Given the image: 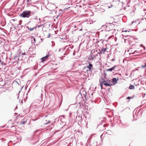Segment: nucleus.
Instances as JSON below:
<instances>
[{
    "label": "nucleus",
    "instance_id": "obj_1",
    "mask_svg": "<svg viewBox=\"0 0 146 146\" xmlns=\"http://www.w3.org/2000/svg\"><path fill=\"white\" fill-rule=\"evenodd\" d=\"M31 11H25L19 15V16L23 18H29L31 16Z\"/></svg>",
    "mask_w": 146,
    "mask_h": 146
},
{
    "label": "nucleus",
    "instance_id": "obj_2",
    "mask_svg": "<svg viewBox=\"0 0 146 146\" xmlns=\"http://www.w3.org/2000/svg\"><path fill=\"white\" fill-rule=\"evenodd\" d=\"M123 38L125 43H127V42H128L129 45H131V39H132V37L131 36H129L128 35L127 36H125Z\"/></svg>",
    "mask_w": 146,
    "mask_h": 146
},
{
    "label": "nucleus",
    "instance_id": "obj_3",
    "mask_svg": "<svg viewBox=\"0 0 146 146\" xmlns=\"http://www.w3.org/2000/svg\"><path fill=\"white\" fill-rule=\"evenodd\" d=\"M51 55L48 53V54L46 55L45 56L42 58L41 59V62H42L44 61L46 59H47L48 57L50 56Z\"/></svg>",
    "mask_w": 146,
    "mask_h": 146
},
{
    "label": "nucleus",
    "instance_id": "obj_4",
    "mask_svg": "<svg viewBox=\"0 0 146 146\" xmlns=\"http://www.w3.org/2000/svg\"><path fill=\"white\" fill-rule=\"evenodd\" d=\"M77 101L78 103L80 104V106L82 104V98H79L78 96L76 98Z\"/></svg>",
    "mask_w": 146,
    "mask_h": 146
},
{
    "label": "nucleus",
    "instance_id": "obj_5",
    "mask_svg": "<svg viewBox=\"0 0 146 146\" xmlns=\"http://www.w3.org/2000/svg\"><path fill=\"white\" fill-rule=\"evenodd\" d=\"M88 71L89 70L86 67L82 69V71L85 73L86 74H84L85 75H86V74L88 75Z\"/></svg>",
    "mask_w": 146,
    "mask_h": 146
},
{
    "label": "nucleus",
    "instance_id": "obj_6",
    "mask_svg": "<svg viewBox=\"0 0 146 146\" xmlns=\"http://www.w3.org/2000/svg\"><path fill=\"white\" fill-rule=\"evenodd\" d=\"M89 71H90V70L93 68V65H92L89 63V64L86 67Z\"/></svg>",
    "mask_w": 146,
    "mask_h": 146
},
{
    "label": "nucleus",
    "instance_id": "obj_7",
    "mask_svg": "<svg viewBox=\"0 0 146 146\" xmlns=\"http://www.w3.org/2000/svg\"><path fill=\"white\" fill-rule=\"evenodd\" d=\"M27 121V119L24 118V119L21 121V123L23 124H25Z\"/></svg>",
    "mask_w": 146,
    "mask_h": 146
},
{
    "label": "nucleus",
    "instance_id": "obj_8",
    "mask_svg": "<svg viewBox=\"0 0 146 146\" xmlns=\"http://www.w3.org/2000/svg\"><path fill=\"white\" fill-rule=\"evenodd\" d=\"M107 49V48H105L103 47L102 48L101 50L103 54H104V53L106 51Z\"/></svg>",
    "mask_w": 146,
    "mask_h": 146
},
{
    "label": "nucleus",
    "instance_id": "obj_9",
    "mask_svg": "<svg viewBox=\"0 0 146 146\" xmlns=\"http://www.w3.org/2000/svg\"><path fill=\"white\" fill-rule=\"evenodd\" d=\"M142 51L141 50L137 51V50H135V51L133 52H132V53H131L132 54H136V53H139V52H141Z\"/></svg>",
    "mask_w": 146,
    "mask_h": 146
},
{
    "label": "nucleus",
    "instance_id": "obj_10",
    "mask_svg": "<svg viewBox=\"0 0 146 146\" xmlns=\"http://www.w3.org/2000/svg\"><path fill=\"white\" fill-rule=\"evenodd\" d=\"M114 68V67H112L111 68L108 69L106 70L107 71H110L111 72L112 71H113V69Z\"/></svg>",
    "mask_w": 146,
    "mask_h": 146
},
{
    "label": "nucleus",
    "instance_id": "obj_11",
    "mask_svg": "<svg viewBox=\"0 0 146 146\" xmlns=\"http://www.w3.org/2000/svg\"><path fill=\"white\" fill-rule=\"evenodd\" d=\"M105 82H106V81L104 79H102L101 80H100V83H101V82H102V84H103Z\"/></svg>",
    "mask_w": 146,
    "mask_h": 146
},
{
    "label": "nucleus",
    "instance_id": "obj_12",
    "mask_svg": "<svg viewBox=\"0 0 146 146\" xmlns=\"http://www.w3.org/2000/svg\"><path fill=\"white\" fill-rule=\"evenodd\" d=\"M103 85H105L106 86H110L111 85H112V84H109L108 83H106V82H105L103 84Z\"/></svg>",
    "mask_w": 146,
    "mask_h": 146
},
{
    "label": "nucleus",
    "instance_id": "obj_13",
    "mask_svg": "<svg viewBox=\"0 0 146 146\" xmlns=\"http://www.w3.org/2000/svg\"><path fill=\"white\" fill-rule=\"evenodd\" d=\"M78 117L80 118V119H79L78 121V124H80V123H81V122L82 121V120H81L82 118H81V117L80 116H78Z\"/></svg>",
    "mask_w": 146,
    "mask_h": 146
},
{
    "label": "nucleus",
    "instance_id": "obj_14",
    "mask_svg": "<svg viewBox=\"0 0 146 146\" xmlns=\"http://www.w3.org/2000/svg\"><path fill=\"white\" fill-rule=\"evenodd\" d=\"M32 39H31V41L32 42H33L34 43L35 42V39L33 37V36H32Z\"/></svg>",
    "mask_w": 146,
    "mask_h": 146
},
{
    "label": "nucleus",
    "instance_id": "obj_15",
    "mask_svg": "<svg viewBox=\"0 0 146 146\" xmlns=\"http://www.w3.org/2000/svg\"><path fill=\"white\" fill-rule=\"evenodd\" d=\"M118 80H117L116 78H113L112 79V81L115 83H117V81Z\"/></svg>",
    "mask_w": 146,
    "mask_h": 146
},
{
    "label": "nucleus",
    "instance_id": "obj_16",
    "mask_svg": "<svg viewBox=\"0 0 146 146\" xmlns=\"http://www.w3.org/2000/svg\"><path fill=\"white\" fill-rule=\"evenodd\" d=\"M134 86L133 85H131L129 87V88L130 89H133L134 88Z\"/></svg>",
    "mask_w": 146,
    "mask_h": 146
},
{
    "label": "nucleus",
    "instance_id": "obj_17",
    "mask_svg": "<svg viewBox=\"0 0 146 146\" xmlns=\"http://www.w3.org/2000/svg\"><path fill=\"white\" fill-rule=\"evenodd\" d=\"M28 29L30 31H32L33 30L35 29L36 28V27H33V28H31V27H30L29 28V27H28Z\"/></svg>",
    "mask_w": 146,
    "mask_h": 146
},
{
    "label": "nucleus",
    "instance_id": "obj_18",
    "mask_svg": "<svg viewBox=\"0 0 146 146\" xmlns=\"http://www.w3.org/2000/svg\"><path fill=\"white\" fill-rule=\"evenodd\" d=\"M96 55H94L93 53L91 55V57H92V59L93 60L94 59V58H95Z\"/></svg>",
    "mask_w": 146,
    "mask_h": 146
},
{
    "label": "nucleus",
    "instance_id": "obj_19",
    "mask_svg": "<svg viewBox=\"0 0 146 146\" xmlns=\"http://www.w3.org/2000/svg\"><path fill=\"white\" fill-rule=\"evenodd\" d=\"M100 83L101 88V89H103V86H102L103 85V84H102V82H101V83Z\"/></svg>",
    "mask_w": 146,
    "mask_h": 146
},
{
    "label": "nucleus",
    "instance_id": "obj_20",
    "mask_svg": "<svg viewBox=\"0 0 146 146\" xmlns=\"http://www.w3.org/2000/svg\"><path fill=\"white\" fill-rule=\"evenodd\" d=\"M132 46L133 47V48H136V45L135 44H133L132 45Z\"/></svg>",
    "mask_w": 146,
    "mask_h": 146
},
{
    "label": "nucleus",
    "instance_id": "obj_21",
    "mask_svg": "<svg viewBox=\"0 0 146 146\" xmlns=\"http://www.w3.org/2000/svg\"><path fill=\"white\" fill-rule=\"evenodd\" d=\"M117 66H113V67H114V68L113 69V71H116V70L115 69L116 67Z\"/></svg>",
    "mask_w": 146,
    "mask_h": 146
},
{
    "label": "nucleus",
    "instance_id": "obj_22",
    "mask_svg": "<svg viewBox=\"0 0 146 146\" xmlns=\"http://www.w3.org/2000/svg\"><path fill=\"white\" fill-rule=\"evenodd\" d=\"M50 122H51L50 121H48L47 123H45V125H47V124L49 123H50Z\"/></svg>",
    "mask_w": 146,
    "mask_h": 146
},
{
    "label": "nucleus",
    "instance_id": "obj_23",
    "mask_svg": "<svg viewBox=\"0 0 146 146\" xmlns=\"http://www.w3.org/2000/svg\"><path fill=\"white\" fill-rule=\"evenodd\" d=\"M140 46L141 47H142L143 48L144 50H145V47L143 46V45L141 44L140 45Z\"/></svg>",
    "mask_w": 146,
    "mask_h": 146
},
{
    "label": "nucleus",
    "instance_id": "obj_24",
    "mask_svg": "<svg viewBox=\"0 0 146 146\" xmlns=\"http://www.w3.org/2000/svg\"><path fill=\"white\" fill-rule=\"evenodd\" d=\"M102 53H103L102 52V51L101 50L100 52H98V54H102Z\"/></svg>",
    "mask_w": 146,
    "mask_h": 146
},
{
    "label": "nucleus",
    "instance_id": "obj_25",
    "mask_svg": "<svg viewBox=\"0 0 146 146\" xmlns=\"http://www.w3.org/2000/svg\"><path fill=\"white\" fill-rule=\"evenodd\" d=\"M32 0H27V2H30Z\"/></svg>",
    "mask_w": 146,
    "mask_h": 146
},
{
    "label": "nucleus",
    "instance_id": "obj_26",
    "mask_svg": "<svg viewBox=\"0 0 146 146\" xmlns=\"http://www.w3.org/2000/svg\"><path fill=\"white\" fill-rule=\"evenodd\" d=\"M134 22L136 23V21H132V22H131V25L133 24V23H134Z\"/></svg>",
    "mask_w": 146,
    "mask_h": 146
},
{
    "label": "nucleus",
    "instance_id": "obj_27",
    "mask_svg": "<svg viewBox=\"0 0 146 146\" xmlns=\"http://www.w3.org/2000/svg\"><path fill=\"white\" fill-rule=\"evenodd\" d=\"M131 98L130 97H127L126 98V99H129L130 98Z\"/></svg>",
    "mask_w": 146,
    "mask_h": 146
},
{
    "label": "nucleus",
    "instance_id": "obj_28",
    "mask_svg": "<svg viewBox=\"0 0 146 146\" xmlns=\"http://www.w3.org/2000/svg\"><path fill=\"white\" fill-rule=\"evenodd\" d=\"M26 53H25V52H24L21 55H26Z\"/></svg>",
    "mask_w": 146,
    "mask_h": 146
},
{
    "label": "nucleus",
    "instance_id": "obj_29",
    "mask_svg": "<svg viewBox=\"0 0 146 146\" xmlns=\"http://www.w3.org/2000/svg\"><path fill=\"white\" fill-rule=\"evenodd\" d=\"M60 15V14L59 15H57V16L56 17V18H58V17L59 16V15Z\"/></svg>",
    "mask_w": 146,
    "mask_h": 146
},
{
    "label": "nucleus",
    "instance_id": "obj_30",
    "mask_svg": "<svg viewBox=\"0 0 146 146\" xmlns=\"http://www.w3.org/2000/svg\"><path fill=\"white\" fill-rule=\"evenodd\" d=\"M112 6H113V5H111V6L110 7L109 6L108 7H109V8H110Z\"/></svg>",
    "mask_w": 146,
    "mask_h": 146
},
{
    "label": "nucleus",
    "instance_id": "obj_31",
    "mask_svg": "<svg viewBox=\"0 0 146 146\" xmlns=\"http://www.w3.org/2000/svg\"><path fill=\"white\" fill-rule=\"evenodd\" d=\"M124 31L125 32H127L128 31H127V30H125V31ZM128 32H129V31H128Z\"/></svg>",
    "mask_w": 146,
    "mask_h": 146
},
{
    "label": "nucleus",
    "instance_id": "obj_32",
    "mask_svg": "<svg viewBox=\"0 0 146 146\" xmlns=\"http://www.w3.org/2000/svg\"><path fill=\"white\" fill-rule=\"evenodd\" d=\"M50 34L49 33V34L48 36V37H50Z\"/></svg>",
    "mask_w": 146,
    "mask_h": 146
},
{
    "label": "nucleus",
    "instance_id": "obj_33",
    "mask_svg": "<svg viewBox=\"0 0 146 146\" xmlns=\"http://www.w3.org/2000/svg\"><path fill=\"white\" fill-rule=\"evenodd\" d=\"M146 31V29H144L143 30V31Z\"/></svg>",
    "mask_w": 146,
    "mask_h": 146
},
{
    "label": "nucleus",
    "instance_id": "obj_34",
    "mask_svg": "<svg viewBox=\"0 0 146 146\" xmlns=\"http://www.w3.org/2000/svg\"><path fill=\"white\" fill-rule=\"evenodd\" d=\"M86 96L85 95H84V97H85V98H86Z\"/></svg>",
    "mask_w": 146,
    "mask_h": 146
},
{
    "label": "nucleus",
    "instance_id": "obj_35",
    "mask_svg": "<svg viewBox=\"0 0 146 146\" xmlns=\"http://www.w3.org/2000/svg\"><path fill=\"white\" fill-rule=\"evenodd\" d=\"M67 47V46H66V47H65V49H66V48Z\"/></svg>",
    "mask_w": 146,
    "mask_h": 146
},
{
    "label": "nucleus",
    "instance_id": "obj_36",
    "mask_svg": "<svg viewBox=\"0 0 146 146\" xmlns=\"http://www.w3.org/2000/svg\"><path fill=\"white\" fill-rule=\"evenodd\" d=\"M1 63V60L0 59V64Z\"/></svg>",
    "mask_w": 146,
    "mask_h": 146
},
{
    "label": "nucleus",
    "instance_id": "obj_37",
    "mask_svg": "<svg viewBox=\"0 0 146 146\" xmlns=\"http://www.w3.org/2000/svg\"><path fill=\"white\" fill-rule=\"evenodd\" d=\"M84 93H85V94H86V91H84Z\"/></svg>",
    "mask_w": 146,
    "mask_h": 146
},
{
    "label": "nucleus",
    "instance_id": "obj_38",
    "mask_svg": "<svg viewBox=\"0 0 146 146\" xmlns=\"http://www.w3.org/2000/svg\"><path fill=\"white\" fill-rule=\"evenodd\" d=\"M145 83V84L146 85V81L145 82V83Z\"/></svg>",
    "mask_w": 146,
    "mask_h": 146
},
{
    "label": "nucleus",
    "instance_id": "obj_39",
    "mask_svg": "<svg viewBox=\"0 0 146 146\" xmlns=\"http://www.w3.org/2000/svg\"><path fill=\"white\" fill-rule=\"evenodd\" d=\"M74 27H75V28L76 27V26H75H75H74Z\"/></svg>",
    "mask_w": 146,
    "mask_h": 146
},
{
    "label": "nucleus",
    "instance_id": "obj_40",
    "mask_svg": "<svg viewBox=\"0 0 146 146\" xmlns=\"http://www.w3.org/2000/svg\"><path fill=\"white\" fill-rule=\"evenodd\" d=\"M82 30V29H81V30H80V31H81V30Z\"/></svg>",
    "mask_w": 146,
    "mask_h": 146
},
{
    "label": "nucleus",
    "instance_id": "obj_41",
    "mask_svg": "<svg viewBox=\"0 0 146 146\" xmlns=\"http://www.w3.org/2000/svg\"><path fill=\"white\" fill-rule=\"evenodd\" d=\"M85 117H86H86H87L86 116Z\"/></svg>",
    "mask_w": 146,
    "mask_h": 146
},
{
    "label": "nucleus",
    "instance_id": "obj_42",
    "mask_svg": "<svg viewBox=\"0 0 146 146\" xmlns=\"http://www.w3.org/2000/svg\"><path fill=\"white\" fill-rule=\"evenodd\" d=\"M33 120L34 121V120H35H35L33 119Z\"/></svg>",
    "mask_w": 146,
    "mask_h": 146
}]
</instances>
